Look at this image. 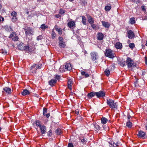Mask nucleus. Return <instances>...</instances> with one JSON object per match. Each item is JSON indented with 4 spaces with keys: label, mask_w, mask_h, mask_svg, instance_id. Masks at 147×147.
I'll use <instances>...</instances> for the list:
<instances>
[{
    "label": "nucleus",
    "mask_w": 147,
    "mask_h": 147,
    "mask_svg": "<svg viewBox=\"0 0 147 147\" xmlns=\"http://www.w3.org/2000/svg\"><path fill=\"white\" fill-rule=\"evenodd\" d=\"M107 105L111 108L113 109H117V105L116 102H115V101L111 99H107Z\"/></svg>",
    "instance_id": "1"
},
{
    "label": "nucleus",
    "mask_w": 147,
    "mask_h": 147,
    "mask_svg": "<svg viewBox=\"0 0 147 147\" xmlns=\"http://www.w3.org/2000/svg\"><path fill=\"white\" fill-rule=\"evenodd\" d=\"M126 63L128 68H132L136 67L135 63L133 60L129 57L127 58Z\"/></svg>",
    "instance_id": "2"
},
{
    "label": "nucleus",
    "mask_w": 147,
    "mask_h": 147,
    "mask_svg": "<svg viewBox=\"0 0 147 147\" xmlns=\"http://www.w3.org/2000/svg\"><path fill=\"white\" fill-rule=\"evenodd\" d=\"M24 30L26 37L33 35L34 31L31 28L26 26L24 28Z\"/></svg>",
    "instance_id": "3"
},
{
    "label": "nucleus",
    "mask_w": 147,
    "mask_h": 147,
    "mask_svg": "<svg viewBox=\"0 0 147 147\" xmlns=\"http://www.w3.org/2000/svg\"><path fill=\"white\" fill-rule=\"evenodd\" d=\"M42 65L41 64H34L32 65L31 67L30 70L32 73H35L36 70L38 69H40Z\"/></svg>",
    "instance_id": "4"
},
{
    "label": "nucleus",
    "mask_w": 147,
    "mask_h": 147,
    "mask_svg": "<svg viewBox=\"0 0 147 147\" xmlns=\"http://www.w3.org/2000/svg\"><path fill=\"white\" fill-rule=\"evenodd\" d=\"M105 55L106 56L110 58H113L115 57L114 52L111 49H106Z\"/></svg>",
    "instance_id": "5"
},
{
    "label": "nucleus",
    "mask_w": 147,
    "mask_h": 147,
    "mask_svg": "<svg viewBox=\"0 0 147 147\" xmlns=\"http://www.w3.org/2000/svg\"><path fill=\"white\" fill-rule=\"evenodd\" d=\"M67 26L69 27L71 29L74 28L76 26V23L75 22L71 19H69L68 20Z\"/></svg>",
    "instance_id": "6"
},
{
    "label": "nucleus",
    "mask_w": 147,
    "mask_h": 147,
    "mask_svg": "<svg viewBox=\"0 0 147 147\" xmlns=\"http://www.w3.org/2000/svg\"><path fill=\"white\" fill-rule=\"evenodd\" d=\"M137 136L138 138H142L143 139H145L147 137V136L146 133L142 131H140L138 132V133L137 135Z\"/></svg>",
    "instance_id": "7"
},
{
    "label": "nucleus",
    "mask_w": 147,
    "mask_h": 147,
    "mask_svg": "<svg viewBox=\"0 0 147 147\" xmlns=\"http://www.w3.org/2000/svg\"><path fill=\"white\" fill-rule=\"evenodd\" d=\"M127 35L129 39L134 38L135 37V34L133 31L132 30H127Z\"/></svg>",
    "instance_id": "8"
},
{
    "label": "nucleus",
    "mask_w": 147,
    "mask_h": 147,
    "mask_svg": "<svg viewBox=\"0 0 147 147\" xmlns=\"http://www.w3.org/2000/svg\"><path fill=\"white\" fill-rule=\"evenodd\" d=\"M105 93L104 92L100 91L98 92H96V95L97 97L100 98L101 97H103L105 96Z\"/></svg>",
    "instance_id": "9"
},
{
    "label": "nucleus",
    "mask_w": 147,
    "mask_h": 147,
    "mask_svg": "<svg viewBox=\"0 0 147 147\" xmlns=\"http://www.w3.org/2000/svg\"><path fill=\"white\" fill-rule=\"evenodd\" d=\"M73 65L70 63H67L65 65V69L67 70H70L72 69Z\"/></svg>",
    "instance_id": "10"
},
{
    "label": "nucleus",
    "mask_w": 147,
    "mask_h": 147,
    "mask_svg": "<svg viewBox=\"0 0 147 147\" xmlns=\"http://www.w3.org/2000/svg\"><path fill=\"white\" fill-rule=\"evenodd\" d=\"M3 92H5L9 94H10L11 93V89L9 87H5L3 88Z\"/></svg>",
    "instance_id": "11"
},
{
    "label": "nucleus",
    "mask_w": 147,
    "mask_h": 147,
    "mask_svg": "<svg viewBox=\"0 0 147 147\" xmlns=\"http://www.w3.org/2000/svg\"><path fill=\"white\" fill-rule=\"evenodd\" d=\"M96 38L98 40H101L103 39L104 35L101 32H98L97 34Z\"/></svg>",
    "instance_id": "12"
},
{
    "label": "nucleus",
    "mask_w": 147,
    "mask_h": 147,
    "mask_svg": "<svg viewBox=\"0 0 147 147\" xmlns=\"http://www.w3.org/2000/svg\"><path fill=\"white\" fill-rule=\"evenodd\" d=\"M57 82V80L56 79H51L49 82V84L51 86H54L56 84Z\"/></svg>",
    "instance_id": "13"
},
{
    "label": "nucleus",
    "mask_w": 147,
    "mask_h": 147,
    "mask_svg": "<svg viewBox=\"0 0 147 147\" xmlns=\"http://www.w3.org/2000/svg\"><path fill=\"white\" fill-rule=\"evenodd\" d=\"M91 58L93 61H94L96 59L97 53L95 52H92L90 53Z\"/></svg>",
    "instance_id": "14"
},
{
    "label": "nucleus",
    "mask_w": 147,
    "mask_h": 147,
    "mask_svg": "<svg viewBox=\"0 0 147 147\" xmlns=\"http://www.w3.org/2000/svg\"><path fill=\"white\" fill-rule=\"evenodd\" d=\"M23 50L25 51H27L29 52H32L33 51V50H32L30 48V47L28 45L26 46H24Z\"/></svg>",
    "instance_id": "15"
},
{
    "label": "nucleus",
    "mask_w": 147,
    "mask_h": 147,
    "mask_svg": "<svg viewBox=\"0 0 147 147\" xmlns=\"http://www.w3.org/2000/svg\"><path fill=\"white\" fill-rule=\"evenodd\" d=\"M118 143L117 142L115 143L114 141H111L109 143L110 147H119V146L118 144Z\"/></svg>",
    "instance_id": "16"
},
{
    "label": "nucleus",
    "mask_w": 147,
    "mask_h": 147,
    "mask_svg": "<svg viewBox=\"0 0 147 147\" xmlns=\"http://www.w3.org/2000/svg\"><path fill=\"white\" fill-rule=\"evenodd\" d=\"M41 132L42 134H44L46 131V127L44 125H42L40 127Z\"/></svg>",
    "instance_id": "17"
},
{
    "label": "nucleus",
    "mask_w": 147,
    "mask_h": 147,
    "mask_svg": "<svg viewBox=\"0 0 147 147\" xmlns=\"http://www.w3.org/2000/svg\"><path fill=\"white\" fill-rule=\"evenodd\" d=\"M96 95V92L94 91L91 92L87 94V97L89 98H91Z\"/></svg>",
    "instance_id": "18"
},
{
    "label": "nucleus",
    "mask_w": 147,
    "mask_h": 147,
    "mask_svg": "<svg viewBox=\"0 0 147 147\" xmlns=\"http://www.w3.org/2000/svg\"><path fill=\"white\" fill-rule=\"evenodd\" d=\"M101 22L102 24V25L103 26L107 28H109L110 25L108 22L102 21Z\"/></svg>",
    "instance_id": "19"
},
{
    "label": "nucleus",
    "mask_w": 147,
    "mask_h": 147,
    "mask_svg": "<svg viewBox=\"0 0 147 147\" xmlns=\"http://www.w3.org/2000/svg\"><path fill=\"white\" fill-rule=\"evenodd\" d=\"M54 28L55 30L58 32L59 34L61 35L62 34V29L61 28H59L57 25L55 26Z\"/></svg>",
    "instance_id": "20"
},
{
    "label": "nucleus",
    "mask_w": 147,
    "mask_h": 147,
    "mask_svg": "<svg viewBox=\"0 0 147 147\" xmlns=\"http://www.w3.org/2000/svg\"><path fill=\"white\" fill-rule=\"evenodd\" d=\"M30 92L27 89L24 90L22 93V94L23 96H25L30 94Z\"/></svg>",
    "instance_id": "21"
},
{
    "label": "nucleus",
    "mask_w": 147,
    "mask_h": 147,
    "mask_svg": "<svg viewBox=\"0 0 147 147\" xmlns=\"http://www.w3.org/2000/svg\"><path fill=\"white\" fill-rule=\"evenodd\" d=\"M115 47L116 49H120L122 48V45L121 43L117 42L116 43Z\"/></svg>",
    "instance_id": "22"
},
{
    "label": "nucleus",
    "mask_w": 147,
    "mask_h": 147,
    "mask_svg": "<svg viewBox=\"0 0 147 147\" xmlns=\"http://www.w3.org/2000/svg\"><path fill=\"white\" fill-rule=\"evenodd\" d=\"M24 44L22 43H20L17 46V47L20 50H23L24 47Z\"/></svg>",
    "instance_id": "23"
},
{
    "label": "nucleus",
    "mask_w": 147,
    "mask_h": 147,
    "mask_svg": "<svg viewBox=\"0 0 147 147\" xmlns=\"http://www.w3.org/2000/svg\"><path fill=\"white\" fill-rule=\"evenodd\" d=\"M88 21L89 23L90 24H94V20L90 16H89L88 17Z\"/></svg>",
    "instance_id": "24"
},
{
    "label": "nucleus",
    "mask_w": 147,
    "mask_h": 147,
    "mask_svg": "<svg viewBox=\"0 0 147 147\" xmlns=\"http://www.w3.org/2000/svg\"><path fill=\"white\" fill-rule=\"evenodd\" d=\"M108 120L105 117H102L101 118V123L103 124H105Z\"/></svg>",
    "instance_id": "25"
},
{
    "label": "nucleus",
    "mask_w": 147,
    "mask_h": 147,
    "mask_svg": "<svg viewBox=\"0 0 147 147\" xmlns=\"http://www.w3.org/2000/svg\"><path fill=\"white\" fill-rule=\"evenodd\" d=\"M35 123L36 126L38 127H39L42 125L41 124V122L38 120H36L35 121Z\"/></svg>",
    "instance_id": "26"
},
{
    "label": "nucleus",
    "mask_w": 147,
    "mask_h": 147,
    "mask_svg": "<svg viewBox=\"0 0 147 147\" xmlns=\"http://www.w3.org/2000/svg\"><path fill=\"white\" fill-rule=\"evenodd\" d=\"M82 22L84 25L86 24V19L85 16H82Z\"/></svg>",
    "instance_id": "27"
},
{
    "label": "nucleus",
    "mask_w": 147,
    "mask_h": 147,
    "mask_svg": "<svg viewBox=\"0 0 147 147\" xmlns=\"http://www.w3.org/2000/svg\"><path fill=\"white\" fill-rule=\"evenodd\" d=\"M59 47L61 48H64L66 46L65 42H59Z\"/></svg>",
    "instance_id": "28"
},
{
    "label": "nucleus",
    "mask_w": 147,
    "mask_h": 147,
    "mask_svg": "<svg viewBox=\"0 0 147 147\" xmlns=\"http://www.w3.org/2000/svg\"><path fill=\"white\" fill-rule=\"evenodd\" d=\"M104 73L106 76H109L110 74L109 69L108 68H107L104 71Z\"/></svg>",
    "instance_id": "29"
},
{
    "label": "nucleus",
    "mask_w": 147,
    "mask_h": 147,
    "mask_svg": "<svg viewBox=\"0 0 147 147\" xmlns=\"http://www.w3.org/2000/svg\"><path fill=\"white\" fill-rule=\"evenodd\" d=\"M80 140H81V142L83 144H86L87 142L83 137L80 138Z\"/></svg>",
    "instance_id": "30"
},
{
    "label": "nucleus",
    "mask_w": 147,
    "mask_h": 147,
    "mask_svg": "<svg viewBox=\"0 0 147 147\" xmlns=\"http://www.w3.org/2000/svg\"><path fill=\"white\" fill-rule=\"evenodd\" d=\"M135 23V18H131L130 19L129 23L131 24H133Z\"/></svg>",
    "instance_id": "31"
},
{
    "label": "nucleus",
    "mask_w": 147,
    "mask_h": 147,
    "mask_svg": "<svg viewBox=\"0 0 147 147\" xmlns=\"http://www.w3.org/2000/svg\"><path fill=\"white\" fill-rule=\"evenodd\" d=\"M56 36V34L55 32L54 31V30H52L51 32V38L53 39H54Z\"/></svg>",
    "instance_id": "32"
},
{
    "label": "nucleus",
    "mask_w": 147,
    "mask_h": 147,
    "mask_svg": "<svg viewBox=\"0 0 147 147\" xmlns=\"http://www.w3.org/2000/svg\"><path fill=\"white\" fill-rule=\"evenodd\" d=\"M67 85H68V88L70 89L71 90L72 89V84L71 82L70 81H69L67 82Z\"/></svg>",
    "instance_id": "33"
},
{
    "label": "nucleus",
    "mask_w": 147,
    "mask_h": 147,
    "mask_svg": "<svg viewBox=\"0 0 147 147\" xmlns=\"http://www.w3.org/2000/svg\"><path fill=\"white\" fill-rule=\"evenodd\" d=\"M126 126L129 128H131L132 126V123L130 121H128L126 123Z\"/></svg>",
    "instance_id": "34"
},
{
    "label": "nucleus",
    "mask_w": 147,
    "mask_h": 147,
    "mask_svg": "<svg viewBox=\"0 0 147 147\" xmlns=\"http://www.w3.org/2000/svg\"><path fill=\"white\" fill-rule=\"evenodd\" d=\"M40 28L42 29L45 30L46 29L48 28V26L45 25V24H42L41 25Z\"/></svg>",
    "instance_id": "35"
},
{
    "label": "nucleus",
    "mask_w": 147,
    "mask_h": 147,
    "mask_svg": "<svg viewBox=\"0 0 147 147\" xmlns=\"http://www.w3.org/2000/svg\"><path fill=\"white\" fill-rule=\"evenodd\" d=\"M111 8V6H106L105 7V9L106 11H109Z\"/></svg>",
    "instance_id": "36"
},
{
    "label": "nucleus",
    "mask_w": 147,
    "mask_h": 147,
    "mask_svg": "<svg viewBox=\"0 0 147 147\" xmlns=\"http://www.w3.org/2000/svg\"><path fill=\"white\" fill-rule=\"evenodd\" d=\"M62 131L61 130L60 128H58L56 131V133L58 135H60Z\"/></svg>",
    "instance_id": "37"
},
{
    "label": "nucleus",
    "mask_w": 147,
    "mask_h": 147,
    "mask_svg": "<svg viewBox=\"0 0 147 147\" xmlns=\"http://www.w3.org/2000/svg\"><path fill=\"white\" fill-rule=\"evenodd\" d=\"M80 3L81 5L84 6H85L87 4V2H86L85 0H80Z\"/></svg>",
    "instance_id": "38"
},
{
    "label": "nucleus",
    "mask_w": 147,
    "mask_h": 147,
    "mask_svg": "<svg viewBox=\"0 0 147 147\" xmlns=\"http://www.w3.org/2000/svg\"><path fill=\"white\" fill-rule=\"evenodd\" d=\"M16 35V34L15 32H13L9 36V38H11L14 37Z\"/></svg>",
    "instance_id": "39"
},
{
    "label": "nucleus",
    "mask_w": 147,
    "mask_h": 147,
    "mask_svg": "<svg viewBox=\"0 0 147 147\" xmlns=\"http://www.w3.org/2000/svg\"><path fill=\"white\" fill-rule=\"evenodd\" d=\"M140 0H130V1L132 2L138 4L140 3Z\"/></svg>",
    "instance_id": "40"
},
{
    "label": "nucleus",
    "mask_w": 147,
    "mask_h": 147,
    "mask_svg": "<svg viewBox=\"0 0 147 147\" xmlns=\"http://www.w3.org/2000/svg\"><path fill=\"white\" fill-rule=\"evenodd\" d=\"M129 47L131 49H133L135 47V45L134 43H130L129 45Z\"/></svg>",
    "instance_id": "41"
},
{
    "label": "nucleus",
    "mask_w": 147,
    "mask_h": 147,
    "mask_svg": "<svg viewBox=\"0 0 147 147\" xmlns=\"http://www.w3.org/2000/svg\"><path fill=\"white\" fill-rule=\"evenodd\" d=\"M94 127L96 130H99L100 129V127L97 124L94 125Z\"/></svg>",
    "instance_id": "42"
},
{
    "label": "nucleus",
    "mask_w": 147,
    "mask_h": 147,
    "mask_svg": "<svg viewBox=\"0 0 147 147\" xmlns=\"http://www.w3.org/2000/svg\"><path fill=\"white\" fill-rule=\"evenodd\" d=\"M11 19L13 22H16L17 20L16 16H12Z\"/></svg>",
    "instance_id": "43"
},
{
    "label": "nucleus",
    "mask_w": 147,
    "mask_h": 147,
    "mask_svg": "<svg viewBox=\"0 0 147 147\" xmlns=\"http://www.w3.org/2000/svg\"><path fill=\"white\" fill-rule=\"evenodd\" d=\"M47 111V108L44 107L43 109V115H44L46 113Z\"/></svg>",
    "instance_id": "44"
},
{
    "label": "nucleus",
    "mask_w": 147,
    "mask_h": 147,
    "mask_svg": "<svg viewBox=\"0 0 147 147\" xmlns=\"http://www.w3.org/2000/svg\"><path fill=\"white\" fill-rule=\"evenodd\" d=\"M65 12V11L61 9H60L59 13L61 14H63Z\"/></svg>",
    "instance_id": "45"
},
{
    "label": "nucleus",
    "mask_w": 147,
    "mask_h": 147,
    "mask_svg": "<svg viewBox=\"0 0 147 147\" xmlns=\"http://www.w3.org/2000/svg\"><path fill=\"white\" fill-rule=\"evenodd\" d=\"M18 39V36H15L13 37L12 38V40H13L16 41Z\"/></svg>",
    "instance_id": "46"
},
{
    "label": "nucleus",
    "mask_w": 147,
    "mask_h": 147,
    "mask_svg": "<svg viewBox=\"0 0 147 147\" xmlns=\"http://www.w3.org/2000/svg\"><path fill=\"white\" fill-rule=\"evenodd\" d=\"M54 78H55V79L57 80H59L60 78V76L59 75H55Z\"/></svg>",
    "instance_id": "47"
},
{
    "label": "nucleus",
    "mask_w": 147,
    "mask_h": 147,
    "mask_svg": "<svg viewBox=\"0 0 147 147\" xmlns=\"http://www.w3.org/2000/svg\"><path fill=\"white\" fill-rule=\"evenodd\" d=\"M17 15V13L15 11H13L11 13V15L12 16H16Z\"/></svg>",
    "instance_id": "48"
},
{
    "label": "nucleus",
    "mask_w": 147,
    "mask_h": 147,
    "mask_svg": "<svg viewBox=\"0 0 147 147\" xmlns=\"http://www.w3.org/2000/svg\"><path fill=\"white\" fill-rule=\"evenodd\" d=\"M120 65L122 67H124L126 65V63L125 61L120 63Z\"/></svg>",
    "instance_id": "49"
},
{
    "label": "nucleus",
    "mask_w": 147,
    "mask_h": 147,
    "mask_svg": "<svg viewBox=\"0 0 147 147\" xmlns=\"http://www.w3.org/2000/svg\"><path fill=\"white\" fill-rule=\"evenodd\" d=\"M43 38V36L42 35H39L37 37V40H41Z\"/></svg>",
    "instance_id": "50"
},
{
    "label": "nucleus",
    "mask_w": 147,
    "mask_h": 147,
    "mask_svg": "<svg viewBox=\"0 0 147 147\" xmlns=\"http://www.w3.org/2000/svg\"><path fill=\"white\" fill-rule=\"evenodd\" d=\"M91 24V26L92 27L93 29L96 30V26L95 24Z\"/></svg>",
    "instance_id": "51"
},
{
    "label": "nucleus",
    "mask_w": 147,
    "mask_h": 147,
    "mask_svg": "<svg viewBox=\"0 0 147 147\" xmlns=\"http://www.w3.org/2000/svg\"><path fill=\"white\" fill-rule=\"evenodd\" d=\"M141 8L142 11H143L144 12L146 11V6H142Z\"/></svg>",
    "instance_id": "52"
},
{
    "label": "nucleus",
    "mask_w": 147,
    "mask_h": 147,
    "mask_svg": "<svg viewBox=\"0 0 147 147\" xmlns=\"http://www.w3.org/2000/svg\"><path fill=\"white\" fill-rule=\"evenodd\" d=\"M52 134V131L51 130H50L48 132L47 135L49 136H51Z\"/></svg>",
    "instance_id": "53"
},
{
    "label": "nucleus",
    "mask_w": 147,
    "mask_h": 147,
    "mask_svg": "<svg viewBox=\"0 0 147 147\" xmlns=\"http://www.w3.org/2000/svg\"><path fill=\"white\" fill-rule=\"evenodd\" d=\"M1 52L2 53L4 54H6L7 53V51H5L3 49H2L1 50Z\"/></svg>",
    "instance_id": "54"
},
{
    "label": "nucleus",
    "mask_w": 147,
    "mask_h": 147,
    "mask_svg": "<svg viewBox=\"0 0 147 147\" xmlns=\"http://www.w3.org/2000/svg\"><path fill=\"white\" fill-rule=\"evenodd\" d=\"M58 39H59V42H63V38L62 37H61V36H59V37Z\"/></svg>",
    "instance_id": "55"
},
{
    "label": "nucleus",
    "mask_w": 147,
    "mask_h": 147,
    "mask_svg": "<svg viewBox=\"0 0 147 147\" xmlns=\"http://www.w3.org/2000/svg\"><path fill=\"white\" fill-rule=\"evenodd\" d=\"M43 115L46 116L47 118H48L50 116V114L49 113H47L45 114L44 115Z\"/></svg>",
    "instance_id": "56"
},
{
    "label": "nucleus",
    "mask_w": 147,
    "mask_h": 147,
    "mask_svg": "<svg viewBox=\"0 0 147 147\" xmlns=\"http://www.w3.org/2000/svg\"><path fill=\"white\" fill-rule=\"evenodd\" d=\"M68 147H74L73 144L71 143H68Z\"/></svg>",
    "instance_id": "57"
},
{
    "label": "nucleus",
    "mask_w": 147,
    "mask_h": 147,
    "mask_svg": "<svg viewBox=\"0 0 147 147\" xmlns=\"http://www.w3.org/2000/svg\"><path fill=\"white\" fill-rule=\"evenodd\" d=\"M4 20V18L2 17L1 16H0V22H3Z\"/></svg>",
    "instance_id": "58"
},
{
    "label": "nucleus",
    "mask_w": 147,
    "mask_h": 147,
    "mask_svg": "<svg viewBox=\"0 0 147 147\" xmlns=\"http://www.w3.org/2000/svg\"><path fill=\"white\" fill-rule=\"evenodd\" d=\"M61 16L59 14H56L55 15V17L57 18H61Z\"/></svg>",
    "instance_id": "59"
},
{
    "label": "nucleus",
    "mask_w": 147,
    "mask_h": 147,
    "mask_svg": "<svg viewBox=\"0 0 147 147\" xmlns=\"http://www.w3.org/2000/svg\"><path fill=\"white\" fill-rule=\"evenodd\" d=\"M131 117V116L129 115H127V119L128 121H130L129 119Z\"/></svg>",
    "instance_id": "60"
},
{
    "label": "nucleus",
    "mask_w": 147,
    "mask_h": 147,
    "mask_svg": "<svg viewBox=\"0 0 147 147\" xmlns=\"http://www.w3.org/2000/svg\"><path fill=\"white\" fill-rule=\"evenodd\" d=\"M142 20H147V16H145L142 18Z\"/></svg>",
    "instance_id": "61"
},
{
    "label": "nucleus",
    "mask_w": 147,
    "mask_h": 147,
    "mask_svg": "<svg viewBox=\"0 0 147 147\" xmlns=\"http://www.w3.org/2000/svg\"><path fill=\"white\" fill-rule=\"evenodd\" d=\"M84 76L85 78H87L89 76V75L88 74L86 73Z\"/></svg>",
    "instance_id": "62"
},
{
    "label": "nucleus",
    "mask_w": 147,
    "mask_h": 147,
    "mask_svg": "<svg viewBox=\"0 0 147 147\" xmlns=\"http://www.w3.org/2000/svg\"><path fill=\"white\" fill-rule=\"evenodd\" d=\"M85 74H86L85 72L84 71H82L81 72V74L82 75V76L84 75Z\"/></svg>",
    "instance_id": "63"
},
{
    "label": "nucleus",
    "mask_w": 147,
    "mask_h": 147,
    "mask_svg": "<svg viewBox=\"0 0 147 147\" xmlns=\"http://www.w3.org/2000/svg\"><path fill=\"white\" fill-rule=\"evenodd\" d=\"M145 63L146 65H147V57H145Z\"/></svg>",
    "instance_id": "64"
}]
</instances>
